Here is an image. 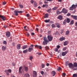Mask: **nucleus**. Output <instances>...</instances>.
Masks as SVG:
<instances>
[{
    "label": "nucleus",
    "mask_w": 77,
    "mask_h": 77,
    "mask_svg": "<svg viewBox=\"0 0 77 77\" xmlns=\"http://www.w3.org/2000/svg\"><path fill=\"white\" fill-rule=\"evenodd\" d=\"M76 8H77V4L75 5L73 4L72 6L69 8L70 11H73V10L74 9V11L72 12V14H75V13L76 10L75 9Z\"/></svg>",
    "instance_id": "1"
},
{
    "label": "nucleus",
    "mask_w": 77,
    "mask_h": 77,
    "mask_svg": "<svg viewBox=\"0 0 77 77\" xmlns=\"http://www.w3.org/2000/svg\"><path fill=\"white\" fill-rule=\"evenodd\" d=\"M43 41H44L43 42V44L44 45H47L48 42H49V41L48 40L47 38L45 37H44Z\"/></svg>",
    "instance_id": "2"
},
{
    "label": "nucleus",
    "mask_w": 77,
    "mask_h": 77,
    "mask_svg": "<svg viewBox=\"0 0 77 77\" xmlns=\"http://www.w3.org/2000/svg\"><path fill=\"white\" fill-rule=\"evenodd\" d=\"M0 20H2L3 21H5V20L6 19V17L4 16H2L0 15Z\"/></svg>",
    "instance_id": "3"
},
{
    "label": "nucleus",
    "mask_w": 77,
    "mask_h": 77,
    "mask_svg": "<svg viewBox=\"0 0 77 77\" xmlns=\"http://www.w3.org/2000/svg\"><path fill=\"white\" fill-rule=\"evenodd\" d=\"M48 39L49 41H51L53 40V37L51 35L48 36Z\"/></svg>",
    "instance_id": "4"
},
{
    "label": "nucleus",
    "mask_w": 77,
    "mask_h": 77,
    "mask_svg": "<svg viewBox=\"0 0 77 77\" xmlns=\"http://www.w3.org/2000/svg\"><path fill=\"white\" fill-rule=\"evenodd\" d=\"M62 13H63L64 14H66L68 13V10L65 8H63L62 11H61Z\"/></svg>",
    "instance_id": "5"
},
{
    "label": "nucleus",
    "mask_w": 77,
    "mask_h": 77,
    "mask_svg": "<svg viewBox=\"0 0 77 77\" xmlns=\"http://www.w3.org/2000/svg\"><path fill=\"white\" fill-rule=\"evenodd\" d=\"M68 65L69 66V68H71V69H72L73 68H74V66L73 65V64L71 63H69Z\"/></svg>",
    "instance_id": "6"
},
{
    "label": "nucleus",
    "mask_w": 77,
    "mask_h": 77,
    "mask_svg": "<svg viewBox=\"0 0 77 77\" xmlns=\"http://www.w3.org/2000/svg\"><path fill=\"white\" fill-rule=\"evenodd\" d=\"M6 36L7 38H9V37L11 36V32H10L9 31L6 32Z\"/></svg>",
    "instance_id": "7"
},
{
    "label": "nucleus",
    "mask_w": 77,
    "mask_h": 77,
    "mask_svg": "<svg viewBox=\"0 0 77 77\" xmlns=\"http://www.w3.org/2000/svg\"><path fill=\"white\" fill-rule=\"evenodd\" d=\"M33 47H29L28 49L29 52H31V51L32 50H33Z\"/></svg>",
    "instance_id": "8"
},
{
    "label": "nucleus",
    "mask_w": 77,
    "mask_h": 77,
    "mask_svg": "<svg viewBox=\"0 0 77 77\" xmlns=\"http://www.w3.org/2000/svg\"><path fill=\"white\" fill-rule=\"evenodd\" d=\"M68 52V51H66L64 52H63L62 53V55L63 56H65V55H66L67 53Z\"/></svg>",
    "instance_id": "9"
},
{
    "label": "nucleus",
    "mask_w": 77,
    "mask_h": 77,
    "mask_svg": "<svg viewBox=\"0 0 77 77\" xmlns=\"http://www.w3.org/2000/svg\"><path fill=\"white\" fill-rule=\"evenodd\" d=\"M71 17H72V18H73L74 20H77V16L71 15Z\"/></svg>",
    "instance_id": "10"
},
{
    "label": "nucleus",
    "mask_w": 77,
    "mask_h": 77,
    "mask_svg": "<svg viewBox=\"0 0 77 77\" xmlns=\"http://www.w3.org/2000/svg\"><path fill=\"white\" fill-rule=\"evenodd\" d=\"M35 47H36L37 48H38L40 50H41L42 49V46L40 45H34Z\"/></svg>",
    "instance_id": "11"
},
{
    "label": "nucleus",
    "mask_w": 77,
    "mask_h": 77,
    "mask_svg": "<svg viewBox=\"0 0 77 77\" xmlns=\"http://www.w3.org/2000/svg\"><path fill=\"white\" fill-rule=\"evenodd\" d=\"M22 67H20L19 68V72L20 73H21L23 71V70L22 69Z\"/></svg>",
    "instance_id": "12"
},
{
    "label": "nucleus",
    "mask_w": 77,
    "mask_h": 77,
    "mask_svg": "<svg viewBox=\"0 0 77 77\" xmlns=\"http://www.w3.org/2000/svg\"><path fill=\"white\" fill-rule=\"evenodd\" d=\"M51 74L54 77L55 75H56V72L55 71H52L51 72Z\"/></svg>",
    "instance_id": "13"
},
{
    "label": "nucleus",
    "mask_w": 77,
    "mask_h": 77,
    "mask_svg": "<svg viewBox=\"0 0 77 77\" xmlns=\"http://www.w3.org/2000/svg\"><path fill=\"white\" fill-rule=\"evenodd\" d=\"M14 15H16V16H18V11H14Z\"/></svg>",
    "instance_id": "14"
},
{
    "label": "nucleus",
    "mask_w": 77,
    "mask_h": 77,
    "mask_svg": "<svg viewBox=\"0 0 77 77\" xmlns=\"http://www.w3.org/2000/svg\"><path fill=\"white\" fill-rule=\"evenodd\" d=\"M27 47H28V46L27 45H24L22 48V49H23V50H24V49L27 48Z\"/></svg>",
    "instance_id": "15"
},
{
    "label": "nucleus",
    "mask_w": 77,
    "mask_h": 77,
    "mask_svg": "<svg viewBox=\"0 0 77 77\" xmlns=\"http://www.w3.org/2000/svg\"><path fill=\"white\" fill-rule=\"evenodd\" d=\"M29 77L30 75H29V74L28 73H26L24 75V77Z\"/></svg>",
    "instance_id": "16"
},
{
    "label": "nucleus",
    "mask_w": 77,
    "mask_h": 77,
    "mask_svg": "<svg viewBox=\"0 0 77 77\" xmlns=\"http://www.w3.org/2000/svg\"><path fill=\"white\" fill-rule=\"evenodd\" d=\"M36 76V72L35 71H33V77H35Z\"/></svg>",
    "instance_id": "17"
},
{
    "label": "nucleus",
    "mask_w": 77,
    "mask_h": 77,
    "mask_svg": "<svg viewBox=\"0 0 77 77\" xmlns=\"http://www.w3.org/2000/svg\"><path fill=\"white\" fill-rule=\"evenodd\" d=\"M5 72H10V73H11V72H12V70H11V69H9L7 70H5Z\"/></svg>",
    "instance_id": "18"
},
{
    "label": "nucleus",
    "mask_w": 77,
    "mask_h": 77,
    "mask_svg": "<svg viewBox=\"0 0 77 77\" xmlns=\"http://www.w3.org/2000/svg\"><path fill=\"white\" fill-rule=\"evenodd\" d=\"M63 17H62V16L61 15H59V17H58V18L60 20H62Z\"/></svg>",
    "instance_id": "19"
},
{
    "label": "nucleus",
    "mask_w": 77,
    "mask_h": 77,
    "mask_svg": "<svg viewBox=\"0 0 77 77\" xmlns=\"http://www.w3.org/2000/svg\"><path fill=\"white\" fill-rule=\"evenodd\" d=\"M65 37H61L60 38V41H63V40H65Z\"/></svg>",
    "instance_id": "20"
},
{
    "label": "nucleus",
    "mask_w": 77,
    "mask_h": 77,
    "mask_svg": "<svg viewBox=\"0 0 77 77\" xmlns=\"http://www.w3.org/2000/svg\"><path fill=\"white\" fill-rule=\"evenodd\" d=\"M20 48H21V45H20V44H18L17 46V49H18V50H19V49H20Z\"/></svg>",
    "instance_id": "21"
},
{
    "label": "nucleus",
    "mask_w": 77,
    "mask_h": 77,
    "mask_svg": "<svg viewBox=\"0 0 77 77\" xmlns=\"http://www.w3.org/2000/svg\"><path fill=\"white\" fill-rule=\"evenodd\" d=\"M44 17L45 18H48V14H46L44 16Z\"/></svg>",
    "instance_id": "22"
},
{
    "label": "nucleus",
    "mask_w": 77,
    "mask_h": 77,
    "mask_svg": "<svg viewBox=\"0 0 77 77\" xmlns=\"http://www.w3.org/2000/svg\"><path fill=\"white\" fill-rule=\"evenodd\" d=\"M73 66L74 67H77V63L75 62L73 63Z\"/></svg>",
    "instance_id": "23"
},
{
    "label": "nucleus",
    "mask_w": 77,
    "mask_h": 77,
    "mask_svg": "<svg viewBox=\"0 0 77 77\" xmlns=\"http://www.w3.org/2000/svg\"><path fill=\"white\" fill-rule=\"evenodd\" d=\"M68 44V42L67 41H66V42H64L63 45H67Z\"/></svg>",
    "instance_id": "24"
},
{
    "label": "nucleus",
    "mask_w": 77,
    "mask_h": 77,
    "mask_svg": "<svg viewBox=\"0 0 77 77\" xmlns=\"http://www.w3.org/2000/svg\"><path fill=\"white\" fill-rule=\"evenodd\" d=\"M50 21V19H49L48 20H44V21L45 23H49Z\"/></svg>",
    "instance_id": "25"
},
{
    "label": "nucleus",
    "mask_w": 77,
    "mask_h": 77,
    "mask_svg": "<svg viewBox=\"0 0 77 77\" xmlns=\"http://www.w3.org/2000/svg\"><path fill=\"white\" fill-rule=\"evenodd\" d=\"M6 49V47L2 46V50H5Z\"/></svg>",
    "instance_id": "26"
},
{
    "label": "nucleus",
    "mask_w": 77,
    "mask_h": 77,
    "mask_svg": "<svg viewBox=\"0 0 77 77\" xmlns=\"http://www.w3.org/2000/svg\"><path fill=\"white\" fill-rule=\"evenodd\" d=\"M25 70L26 72H27L28 71V67H25Z\"/></svg>",
    "instance_id": "27"
},
{
    "label": "nucleus",
    "mask_w": 77,
    "mask_h": 77,
    "mask_svg": "<svg viewBox=\"0 0 77 77\" xmlns=\"http://www.w3.org/2000/svg\"><path fill=\"white\" fill-rule=\"evenodd\" d=\"M52 28H54L56 27V25L54 24H52L51 25Z\"/></svg>",
    "instance_id": "28"
},
{
    "label": "nucleus",
    "mask_w": 77,
    "mask_h": 77,
    "mask_svg": "<svg viewBox=\"0 0 77 77\" xmlns=\"http://www.w3.org/2000/svg\"><path fill=\"white\" fill-rule=\"evenodd\" d=\"M28 51V50L26 49L25 50H24L23 51V53H27Z\"/></svg>",
    "instance_id": "29"
},
{
    "label": "nucleus",
    "mask_w": 77,
    "mask_h": 77,
    "mask_svg": "<svg viewBox=\"0 0 77 77\" xmlns=\"http://www.w3.org/2000/svg\"><path fill=\"white\" fill-rule=\"evenodd\" d=\"M66 22L67 23H69L70 22V19L69 18H67L66 20Z\"/></svg>",
    "instance_id": "30"
},
{
    "label": "nucleus",
    "mask_w": 77,
    "mask_h": 77,
    "mask_svg": "<svg viewBox=\"0 0 77 77\" xmlns=\"http://www.w3.org/2000/svg\"><path fill=\"white\" fill-rule=\"evenodd\" d=\"M69 31H66V35H68V34H69Z\"/></svg>",
    "instance_id": "31"
},
{
    "label": "nucleus",
    "mask_w": 77,
    "mask_h": 77,
    "mask_svg": "<svg viewBox=\"0 0 77 77\" xmlns=\"http://www.w3.org/2000/svg\"><path fill=\"white\" fill-rule=\"evenodd\" d=\"M51 8L48 9L47 10V12H48V13H50V12H51Z\"/></svg>",
    "instance_id": "32"
},
{
    "label": "nucleus",
    "mask_w": 77,
    "mask_h": 77,
    "mask_svg": "<svg viewBox=\"0 0 77 77\" xmlns=\"http://www.w3.org/2000/svg\"><path fill=\"white\" fill-rule=\"evenodd\" d=\"M57 8H58L57 7H54V8H53L52 9L53 11H56V9H57Z\"/></svg>",
    "instance_id": "33"
},
{
    "label": "nucleus",
    "mask_w": 77,
    "mask_h": 77,
    "mask_svg": "<svg viewBox=\"0 0 77 77\" xmlns=\"http://www.w3.org/2000/svg\"><path fill=\"white\" fill-rule=\"evenodd\" d=\"M62 11H61L60 12V11H57V14L58 15H59V14H62Z\"/></svg>",
    "instance_id": "34"
},
{
    "label": "nucleus",
    "mask_w": 77,
    "mask_h": 77,
    "mask_svg": "<svg viewBox=\"0 0 77 77\" xmlns=\"http://www.w3.org/2000/svg\"><path fill=\"white\" fill-rule=\"evenodd\" d=\"M45 48L46 50H48V49H49V47L47 46H46V47H45Z\"/></svg>",
    "instance_id": "35"
},
{
    "label": "nucleus",
    "mask_w": 77,
    "mask_h": 77,
    "mask_svg": "<svg viewBox=\"0 0 77 77\" xmlns=\"http://www.w3.org/2000/svg\"><path fill=\"white\" fill-rule=\"evenodd\" d=\"M66 20H65L63 22V24H64V25H65L66 24Z\"/></svg>",
    "instance_id": "36"
},
{
    "label": "nucleus",
    "mask_w": 77,
    "mask_h": 77,
    "mask_svg": "<svg viewBox=\"0 0 77 77\" xmlns=\"http://www.w3.org/2000/svg\"><path fill=\"white\" fill-rule=\"evenodd\" d=\"M61 69H62L61 67H59L57 68V71H60V70H61Z\"/></svg>",
    "instance_id": "37"
},
{
    "label": "nucleus",
    "mask_w": 77,
    "mask_h": 77,
    "mask_svg": "<svg viewBox=\"0 0 77 77\" xmlns=\"http://www.w3.org/2000/svg\"><path fill=\"white\" fill-rule=\"evenodd\" d=\"M73 77H77V74H74L73 75Z\"/></svg>",
    "instance_id": "38"
},
{
    "label": "nucleus",
    "mask_w": 77,
    "mask_h": 77,
    "mask_svg": "<svg viewBox=\"0 0 77 77\" xmlns=\"http://www.w3.org/2000/svg\"><path fill=\"white\" fill-rule=\"evenodd\" d=\"M62 75L63 77H64L65 76V75H66V74L65 73H63L62 74Z\"/></svg>",
    "instance_id": "39"
},
{
    "label": "nucleus",
    "mask_w": 77,
    "mask_h": 77,
    "mask_svg": "<svg viewBox=\"0 0 77 77\" xmlns=\"http://www.w3.org/2000/svg\"><path fill=\"white\" fill-rule=\"evenodd\" d=\"M59 33L57 31L56 32L54 33V35H59Z\"/></svg>",
    "instance_id": "40"
},
{
    "label": "nucleus",
    "mask_w": 77,
    "mask_h": 77,
    "mask_svg": "<svg viewBox=\"0 0 77 77\" xmlns=\"http://www.w3.org/2000/svg\"><path fill=\"white\" fill-rule=\"evenodd\" d=\"M33 56H30L29 57V59L31 60H32V59H33Z\"/></svg>",
    "instance_id": "41"
},
{
    "label": "nucleus",
    "mask_w": 77,
    "mask_h": 77,
    "mask_svg": "<svg viewBox=\"0 0 77 77\" xmlns=\"http://www.w3.org/2000/svg\"><path fill=\"white\" fill-rule=\"evenodd\" d=\"M34 6L35 7H36V6H37V3L36 2H35L34 3Z\"/></svg>",
    "instance_id": "42"
},
{
    "label": "nucleus",
    "mask_w": 77,
    "mask_h": 77,
    "mask_svg": "<svg viewBox=\"0 0 77 77\" xmlns=\"http://www.w3.org/2000/svg\"><path fill=\"white\" fill-rule=\"evenodd\" d=\"M74 24V21L73 20H72L71 21L70 24Z\"/></svg>",
    "instance_id": "43"
},
{
    "label": "nucleus",
    "mask_w": 77,
    "mask_h": 77,
    "mask_svg": "<svg viewBox=\"0 0 77 77\" xmlns=\"http://www.w3.org/2000/svg\"><path fill=\"white\" fill-rule=\"evenodd\" d=\"M73 70H77V68L76 67H74H74L72 68Z\"/></svg>",
    "instance_id": "44"
},
{
    "label": "nucleus",
    "mask_w": 77,
    "mask_h": 77,
    "mask_svg": "<svg viewBox=\"0 0 77 77\" xmlns=\"http://www.w3.org/2000/svg\"><path fill=\"white\" fill-rule=\"evenodd\" d=\"M66 48H67L66 47H65V48H63V51H65V50H66Z\"/></svg>",
    "instance_id": "45"
},
{
    "label": "nucleus",
    "mask_w": 77,
    "mask_h": 77,
    "mask_svg": "<svg viewBox=\"0 0 77 77\" xmlns=\"http://www.w3.org/2000/svg\"><path fill=\"white\" fill-rule=\"evenodd\" d=\"M3 44H7V42H6V41H4L3 42Z\"/></svg>",
    "instance_id": "46"
},
{
    "label": "nucleus",
    "mask_w": 77,
    "mask_h": 77,
    "mask_svg": "<svg viewBox=\"0 0 77 77\" xmlns=\"http://www.w3.org/2000/svg\"><path fill=\"white\" fill-rule=\"evenodd\" d=\"M19 6L21 8H23V6L21 5H19Z\"/></svg>",
    "instance_id": "47"
},
{
    "label": "nucleus",
    "mask_w": 77,
    "mask_h": 77,
    "mask_svg": "<svg viewBox=\"0 0 77 77\" xmlns=\"http://www.w3.org/2000/svg\"><path fill=\"white\" fill-rule=\"evenodd\" d=\"M18 13H19V14L23 13V11H18Z\"/></svg>",
    "instance_id": "48"
},
{
    "label": "nucleus",
    "mask_w": 77,
    "mask_h": 77,
    "mask_svg": "<svg viewBox=\"0 0 77 77\" xmlns=\"http://www.w3.org/2000/svg\"><path fill=\"white\" fill-rule=\"evenodd\" d=\"M66 66H67L68 65V61L66 62Z\"/></svg>",
    "instance_id": "49"
},
{
    "label": "nucleus",
    "mask_w": 77,
    "mask_h": 77,
    "mask_svg": "<svg viewBox=\"0 0 77 77\" xmlns=\"http://www.w3.org/2000/svg\"><path fill=\"white\" fill-rule=\"evenodd\" d=\"M67 15L69 17L71 15V14H70V13H69L67 14Z\"/></svg>",
    "instance_id": "50"
},
{
    "label": "nucleus",
    "mask_w": 77,
    "mask_h": 77,
    "mask_svg": "<svg viewBox=\"0 0 77 77\" xmlns=\"http://www.w3.org/2000/svg\"><path fill=\"white\" fill-rule=\"evenodd\" d=\"M44 71H41V73L42 74V75H43L44 74Z\"/></svg>",
    "instance_id": "51"
},
{
    "label": "nucleus",
    "mask_w": 77,
    "mask_h": 77,
    "mask_svg": "<svg viewBox=\"0 0 77 77\" xmlns=\"http://www.w3.org/2000/svg\"><path fill=\"white\" fill-rule=\"evenodd\" d=\"M29 16L30 15L29 14H26V17H29Z\"/></svg>",
    "instance_id": "52"
},
{
    "label": "nucleus",
    "mask_w": 77,
    "mask_h": 77,
    "mask_svg": "<svg viewBox=\"0 0 77 77\" xmlns=\"http://www.w3.org/2000/svg\"><path fill=\"white\" fill-rule=\"evenodd\" d=\"M31 35H32V36H34V35H35V33L34 32L31 33Z\"/></svg>",
    "instance_id": "53"
},
{
    "label": "nucleus",
    "mask_w": 77,
    "mask_h": 77,
    "mask_svg": "<svg viewBox=\"0 0 77 77\" xmlns=\"http://www.w3.org/2000/svg\"><path fill=\"white\" fill-rule=\"evenodd\" d=\"M60 45H58L57 46V48H58L59 49V48H60Z\"/></svg>",
    "instance_id": "54"
},
{
    "label": "nucleus",
    "mask_w": 77,
    "mask_h": 77,
    "mask_svg": "<svg viewBox=\"0 0 77 77\" xmlns=\"http://www.w3.org/2000/svg\"><path fill=\"white\" fill-rule=\"evenodd\" d=\"M57 26V27H58V28H59L60 27V25H59V24H58Z\"/></svg>",
    "instance_id": "55"
},
{
    "label": "nucleus",
    "mask_w": 77,
    "mask_h": 77,
    "mask_svg": "<svg viewBox=\"0 0 77 77\" xmlns=\"http://www.w3.org/2000/svg\"><path fill=\"white\" fill-rule=\"evenodd\" d=\"M37 54H38V55H41V53H37Z\"/></svg>",
    "instance_id": "56"
},
{
    "label": "nucleus",
    "mask_w": 77,
    "mask_h": 77,
    "mask_svg": "<svg viewBox=\"0 0 77 77\" xmlns=\"http://www.w3.org/2000/svg\"><path fill=\"white\" fill-rule=\"evenodd\" d=\"M33 45H31L30 46H29L30 47H33Z\"/></svg>",
    "instance_id": "57"
},
{
    "label": "nucleus",
    "mask_w": 77,
    "mask_h": 77,
    "mask_svg": "<svg viewBox=\"0 0 77 77\" xmlns=\"http://www.w3.org/2000/svg\"><path fill=\"white\" fill-rule=\"evenodd\" d=\"M55 51H58V49L57 48H55Z\"/></svg>",
    "instance_id": "58"
},
{
    "label": "nucleus",
    "mask_w": 77,
    "mask_h": 77,
    "mask_svg": "<svg viewBox=\"0 0 77 77\" xmlns=\"http://www.w3.org/2000/svg\"><path fill=\"white\" fill-rule=\"evenodd\" d=\"M26 35H27V36H29L30 35V34H29V33L27 32L26 33Z\"/></svg>",
    "instance_id": "59"
},
{
    "label": "nucleus",
    "mask_w": 77,
    "mask_h": 77,
    "mask_svg": "<svg viewBox=\"0 0 77 77\" xmlns=\"http://www.w3.org/2000/svg\"><path fill=\"white\" fill-rule=\"evenodd\" d=\"M3 3L4 5H6V2H3Z\"/></svg>",
    "instance_id": "60"
},
{
    "label": "nucleus",
    "mask_w": 77,
    "mask_h": 77,
    "mask_svg": "<svg viewBox=\"0 0 77 77\" xmlns=\"http://www.w3.org/2000/svg\"><path fill=\"white\" fill-rule=\"evenodd\" d=\"M31 3H32V4H33V3H34V1H33V0H31Z\"/></svg>",
    "instance_id": "61"
},
{
    "label": "nucleus",
    "mask_w": 77,
    "mask_h": 77,
    "mask_svg": "<svg viewBox=\"0 0 77 77\" xmlns=\"http://www.w3.org/2000/svg\"><path fill=\"white\" fill-rule=\"evenodd\" d=\"M42 68H44V67H45L44 65V64H42Z\"/></svg>",
    "instance_id": "62"
},
{
    "label": "nucleus",
    "mask_w": 77,
    "mask_h": 77,
    "mask_svg": "<svg viewBox=\"0 0 77 77\" xmlns=\"http://www.w3.org/2000/svg\"><path fill=\"white\" fill-rule=\"evenodd\" d=\"M36 31H37V32H38V30H39V29H38V28H36Z\"/></svg>",
    "instance_id": "63"
},
{
    "label": "nucleus",
    "mask_w": 77,
    "mask_h": 77,
    "mask_svg": "<svg viewBox=\"0 0 77 77\" xmlns=\"http://www.w3.org/2000/svg\"><path fill=\"white\" fill-rule=\"evenodd\" d=\"M46 66H49V63H47L46 64Z\"/></svg>",
    "instance_id": "64"
}]
</instances>
